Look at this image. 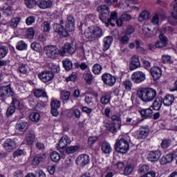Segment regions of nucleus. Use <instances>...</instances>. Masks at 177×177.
I'll return each mask as SVG.
<instances>
[{
  "label": "nucleus",
  "instance_id": "28",
  "mask_svg": "<svg viewBox=\"0 0 177 177\" xmlns=\"http://www.w3.org/2000/svg\"><path fill=\"white\" fill-rule=\"evenodd\" d=\"M175 101V96L174 95H167L164 99H162V102L165 106H172V103Z\"/></svg>",
  "mask_w": 177,
  "mask_h": 177
},
{
  "label": "nucleus",
  "instance_id": "34",
  "mask_svg": "<svg viewBox=\"0 0 177 177\" xmlns=\"http://www.w3.org/2000/svg\"><path fill=\"white\" fill-rule=\"evenodd\" d=\"M111 100V93H106L100 98L102 104H109Z\"/></svg>",
  "mask_w": 177,
  "mask_h": 177
},
{
  "label": "nucleus",
  "instance_id": "36",
  "mask_svg": "<svg viewBox=\"0 0 177 177\" xmlns=\"http://www.w3.org/2000/svg\"><path fill=\"white\" fill-rule=\"evenodd\" d=\"M12 104L15 109H17V110H23L24 105L19 101V100H17V98L12 97Z\"/></svg>",
  "mask_w": 177,
  "mask_h": 177
},
{
  "label": "nucleus",
  "instance_id": "43",
  "mask_svg": "<svg viewBox=\"0 0 177 177\" xmlns=\"http://www.w3.org/2000/svg\"><path fill=\"white\" fill-rule=\"evenodd\" d=\"M16 49H17V50H26L27 44H26L23 40L19 41L17 44Z\"/></svg>",
  "mask_w": 177,
  "mask_h": 177
},
{
  "label": "nucleus",
  "instance_id": "17",
  "mask_svg": "<svg viewBox=\"0 0 177 177\" xmlns=\"http://www.w3.org/2000/svg\"><path fill=\"white\" fill-rule=\"evenodd\" d=\"M161 157V152L158 150L150 151L148 154L147 158L151 162H156L160 160Z\"/></svg>",
  "mask_w": 177,
  "mask_h": 177
},
{
  "label": "nucleus",
  "instance_id": "64",
  "mask_svg": "<svg viewBox=\"0 0 177 177\" xmlns=\"http://www.w3.org/2000/svg\"><path fill=\"white\" fill-rule=\"evenodd\" d=\"M162 63H171V56L168 55H163L162 56Z\"/></svg>",
  "mask_w": 177,
  "mask_h": 177
},
{
  "label": "nucleus",
  "instance_id": "58",
  "mask_svg": "<svg viewBox=\"0 0 177 177\" xmlns=\"http://www.w3.org/2000/svg\"><path fill=\"white\" fill-rule=\"evenodd\" d=\"M135 32V28L132 26H128L125 30L127 35H131Z\"/></svg>",
  "mask_w": 177,
  "mask_h": 177
},
{
  "label": "nucleus",
  "instance_id": "39",
  "mask_svg": "<svg viewBox=\"0 0 177 177\" xmlns=\"http://www.w3.org/2000/svg\"><path fill=\"white\" fill-rule=\"evenodd\" d=\"M50 158H51L52 161H53V162H59V161H60V158H62V157H60L59 153H58L56 151H54L50 153Z\"/></svg>",
  "mask_w": 177,
  "mask_h": 177
},
{
  "label": "nucleus",
  "instance_id": "54",
  "mask_svg": "<svg viewBox=\"0 0 177 177\" xmlns=\"http://www.w3.org/2000/svg\"><path fill=\"white\" fill-rule=\"evenodd\" d=\"M50 23L49 21H45L43 23V31L44 32H49L50 31Z\"/></svg>",
  "mask_w": 177,
  "mask_h": 177
},
{
  "label": "nucleus",
  "instance_id": "25",
  "mask_svg": "<svg viewBox=\"0 0 177 177\" xmlns=\"http://www.w3.org/2000/svg\"><path fill=\"white\" fill-rule=\"evenodd\" d=\"M118 16V14L117 13V12L113 11L110 15V18L108 19L107 21H105V22H104L106 27H109V26H112V27H115V24H114L113 21H114L115 20H117Z\"/></svg>",
  "mask_w": 177,
  "mask_h": 177
},
{
  "label": "nucleus",
  "instance_id": "57",
  "mask_svg": "<svg viewBox=\"0 0 177 177\" xmlns=\"http://www.w3.org/2000/svg\"><path fill=\"white\" fill-rule=\"evenodd\" d=\"M149 169H150L149 166L144 165L139 168L138 172L140 174H146V172H149Z\"/></svg>",
  "mask_w": 177,
  "mask_h": 177
},
{
  "label": "nucleus",
  "instance_id": "4",
  "mask_svg": "<svg viewBox=\"0 0 177 177\" xmlns=\"http://www.w3.org/2000/svg\"><path fill=\"white\" fill-rule=\"evenodd\" d=\"M115 149L118 153L127 154L129 151V142L122 136H120L115 141Z\"/></svg>",
  "mask_w": 177,
  "mask_h": 177
},
{
  "label": "nucleus",
  "instance_id": "53",
  "mask_svg": "<svg viewBox=\"0 0 177 177\" xmlns=\"http://www.w3.org/2000/svg\"><path fill=\"white\" fill-rule=\"evenodd\" d=\"M31 49H32V50H35V52H40L41 47V44H38L37 42H33L31 44Z\"/></svg>",
  "mask_w": 177,
  "mask_h": 177
},
{
  "label": "nucleus",
  "instance_id": "3",
  "mask_svg": "<svg viewBox=\"0 0 177 177\" xmlns=\"http://www.w3.org/2000/svg\"><path fill=\"white\" fill-rule=\"evenodd\" d=\"M84 35L89 41H95L103 35V30L99 26L89 27L86 29Z\"/></svg>",
  "mask_w": 177,
  "mask_h": 177
},
{
  "label": "nucleus",
  "instance_id": "62",
  "mask_svg": "<svg viewBox=\"0 0 177 177\" xmlns=\"http://www.w3.org/2000/svg\"><path fill=\"white\" fill-rule=\"evenodd\" d=\"M51 109H59L60 108V102L57 100H53L50 102Z\"/></svg>",
  "mask_w": 177,
  "mask_h": 177
},
{
  "label": "nucleus",
  "instance_id": "60",
  "mask_svg": "<svg viewBox=\"0 0 177 177\" xmlns=\"http://www.w3.org/2000/svg\"><path fill=\"white\" fill-rule=\"evenodd\" d=\"M120 41L123 45H127V44H129V37H128L127 35H124L120 39Z\"/></svg>",
  "mask_w": 177,
  "mask_h": 177
},
{
  "label": "nucleus",
  "instance_id": "45",
  "mask_svg": "<svg viewBox=\"0 0 177 177\" xmlns=\"http://www.w3.org/2000/svg\"><path fill=\"white\" fill-rule=\"evenodd\" d=\"M29 118L32 121V122H38L41 118V116L39 115V113L33 112L30 115Z\"/></svg>",
  "mask_w": 177,
  "mask_h": 177
},
{
  "label": "nucleus",
  "instance_id": "2",
  "mask_svg": "<svg viewBox=\"0 0 177 177\" xmlns=\"http://www.w3.org/2000/svg\"><path fill=\"white\" fill-rule=\"evenodd\" d=\"M111 121L113 122H117V124L115 123H109L106 122L104 124V127L111 132L112 133H115L118 131V129H121V125H122V121H121V115L120 114H116V115H113L111 117Z\"/></svg>",
  "mask_w": 177,
  "mask_h": 177
},
{
  "label": "nucleus",
  "instance_id": "14",
  "mask_svg": "<svg viewBox=\"0 0 177 177\" xmlns=\"http://www.w3.org/2000/svg\"><path fill=\"white\" fill-rule=\"evenodd\" d=\"M66 28L68 31H74L75 30V19L73 15H68L67 17V21H66Z\"/></svg>",
  "mask_w": 177,
  "mask_h": 177
},
{
  "label": "nucleus",
  "instance_id": "24",
  "mask_svg": "<svg viewBox=\"0 0 177 177\" xmlns=\"http://www.w3.org/2000/svg\"><path fill=\"white\" fill-rule=\"evenodd\" d=\"M150 73L153 78V80H158L162 74L161 68L158 66H153L150 69Z\"/></svg>",
  "mask_w": 177,
  "mask_h": 177
},
{
  "label": "nucleus",
  "instance_id": "20",
  "mask_svg": "<svg viewBox=\"0 0 177 177\" xmlns=\"http://www.w3.org/2000/svg\"><path fill=\"white\" fill-rule=\"evenodd\" d=\"M140 67V61L139 60V57L137 55H133L131 59V64L129 65V68L132 71L139 68Z\"/></svg>",
  "mask_w": 177,
  "mask_h": 177
},
{
  "label": "nucleus",
  "instance_id": "22",
  "mask_svg": "<svg viewBox=\"0 0 177 177\" xmlns=\"http://www.w3.org/2000/svg\"><path fill=\"white\" fill-rule=\"evenodd\" d=\"M67 115L69 118H81V111L75 107L69 109Z\"/></svg>",
  "mask_w": 177,
  "mask_h": 177
},
{
  "label": "nucleus",
  "instance_id": "31",
  "mask_svg": "<svg viewBox=\"0 0 177 177\" xmlns=\"http://www.w3.org/2000/svg\"><path fill=\"white\" fill-rule=\"evenodd\" d=\"M140 115L142 118H150L153 115V110L151 109H141L139 111Z\"/></svg>",
  "mask_w": 177,
  "mask_h": 177
},
{
  "label": "nucleus",
  "instance_id": "29",
  "mask_svg": "<svg viewBox=\"0 0 177 177\" xmlns=\"http://www.w3.org/2000/svg\"><path fill=\"white\" fill-rule=\"evenodd\" d=\"M26 141L29 145L34 144V142H35V134L34 133V131H30L28 132L26 136Z\"/></svg>",
  "mask_w": 177,
  "mask_h": 177
},
{
  "label": "nucleus",
  "instance_id": "9",
  "mask_svg": "<svg viewBox=\"0 0 177 177\" xmlns=\"http://www.w3.org/2000/svg\"><path fill=\"white\" fill-rule=\"evenodd\" d=\"M14 95L15 92L12 90L10 85L0 86V97H10V96H13Z\"/></svg>",
  "mask_w": 177,
  "mask_h": 177
},
{
  "label": "nucleus",
  "instance_id": "59",
  "mask_svg": "<svg viewBox=\"0 0 177 177\" xmlns=\"http://www.w3.org/2000/svg\"><path fill=\"white\" fill-rule=\"evenodd\" d=\"M133 171V167L131 165H127L124 168V175H131Z\"/></svg>",
  "mask_w": 177,
  "mask_h": 177
},
{
  "label": "nucleus",
  "instance_id": "61",
  "mask_svg": "<svg viewBox=\"0 0 177 177\" xmlns=\"http://www.w3.org/2000/svg\"><path fill=\"white\" fill-rule=\"evenodd\" d=\"M77 80V73L73 72L71 75L66 77V82H70V81H75Z\"/></svg>",
  "mask_w": 177,
  "mask_h": 177
},
{
  "label": "nucleus",
  "instance_id": "12",
  "mask_svg": "<svg viewBox=\"0 0 177 177\" xmlns=\"http://www.w3.org/2000/svg\"><path fill=\"white\" fill-rule=\"evenodd\" d=\"M91 158L86 154H81L76 158V164L80 167H85V165L89 164Z\"/></svg>",
  "mask_w": 177,
  "mask_h": 177
},
{
  "label": "nucleus",
  "instance_id": "51",
  "mask_svg": "<svg viewBox=\"0 0 177 177\" xmlns=\"http://www.w3.org/2000/svg\"><path fill=\"white\" fill-rule=\"evenodd\" d=\"M123 86L126 91H131L132 89V82L131 80H125L123 82Z\"/></svg>",
  "mask_w": 177,
  "mask_h": 177
},
{
  "label": "nucleus",
  "instance_id": "19",
  "mask_svg": "<svg viewBox=\"0 0 177 177\" xmlns=\"http://www.w3.org/2000/svg\"><path fill=\"white\" fill-rule=\"evenodd\" d=\"M71 143V140L67 136H63L59 141L57 148L59 149H64Z\"/></svg>",
  "mask_w": 177,
  "mask_h": 177
},
{
  "label": "nucleus",
  "instance_id": "49",
  "mask_svg": "<svg viewBox=\"0 0 177 177\" xmlns=\"http://www.w3.org/2000/svg\"><path fill=\"white\" fill-rule=\"evenodd\" d=\"M80 149V146L76 145V146H71L66 149V153L68 154H73V153H75L77 150Z\"/></svg>",
  "mask_w": 177,
  "mask_h": 177
},
{
  "label": "nucleus",
  "instance_id": "18",
  "mask_svg": "<svg viewBox=\"0 0 177 177\" xmlns=\"http://www.w3.org/2000/svg\"><path fill=\"white\" fill-rule=\"evenodd\" d=\"M149 130L147 127H141L136 132L137 139H146V137L149 135Z\"/></svg>",
  "mask_w": 177,
  "mask_h": 177
},
{
  "label": "nucleus",
  "instance_id": "15",
  "mask_svg": "<svg viewBox=\"0 0 177 177\" xmlns=\"http://www.w3.org/2000/svg\"><path fill=\"white\" fill-rule=\"evenodd\" d=\"M168 44V38L164 35V34L160 33L159 35V40L156 41L155 43L156 48H164L167 46Z\"/></svg>",
  "mask_w": 177,
  "mask_h": 177
},
{
  "label": "nucleus",
  "instance_id": "11",
  "mask_svg": "<svg viewBox=\"0 0 177 177\" xmlns=\"http://www.w3.org/2000/svg\"><path fill=\"white\" fill-rule=\"evenodd\" d=\"M131 80L135 82V84H140L146 80V74L142 71L134 72L131 75Z\"/></svg>",
  "mask_w": 177,
  "mask_h": 177
},
{
  "label": "nucleus",
  "instance_id": "42",
  "mask_svg": "<svg viewBox=\"0 0 177 177\" xmlns=\"http://www.w3.org/2000/svg\"><path fill=\"white\" fill-rule=\"evenodd\" d=\"M102 66H100V64H94L92 68V72L95 75H99V74L102 73Z\"/></svg>",
  "mask_w": 177,
  "mask_h": 177
},
{
  "label": "nucleus",
  "instance_id": "44",
  "mask_svg": "<svg viewBox=\"0 0 177 177\" xmlns=\"http://www.w3.org/2000/svg\"><path fill=\"white\" fill-rule=\"evenodd\" d=\"M18 71L19 73H20V74L26 75V74H27L28 71V68H27V66H26V64H21L19 65Z\"/></svg>",
  "mask_w": 177,
  "mask_h": 177
},
{
  "label": "nucleus",
  "instance_id": "16",
  "mask_svg": "<svg viewBox=\"0 0 177 177\" xmlns=\"http://www.w3.org/2000/svg\"><path fill=\"white\" fill-rule=\"evenodd\" d=\"M3 147L6 151L10 153V151H13V149L16 147V143L12 139H7L4 141Z\"/></svg>",
  "mask_w": 177,
  "mask_h": 177
},
{
  "label": "nucleus",
  "instance_id": "56",
  "mask_svg": "<svg viewBox=\"0 0 177 177\" xmlns=\"http://www.w3.org/2000/svg\"><path fill=\"white\" fill-rule=\"evenodd\" d=\"M171 146V140H163L161 142L162 149H168Z\"/></svg>",
  "mask_w": 177,
  "mask_h": 177
},
{
  "label": "nucleus",
  "instance_id": "8",
  "mask_svg": "<svg viewBox=\"0 0 177 177\" xmlns=\"http://www.w3.org/2000/svg\"><path fill=\"white\" fill-rule=\"evenodd\" d=\"M75 50L76 49L74 46H73V45L68 42H66L60 49L59 55L61 56H64L66 53H68L69 55H74V53H75Z\"/></svg>",
  "mask_w": 177,
  "mask_h": 177
},
{
  "label": "nucleus",
  "instance_id": "13",
  "mask_svg": "<svg viewBox=\"0 0 177 177\" xmlns=\"http://www.w3.org/2000/svg\"><path fill=\"white\" fill-rule=\"evenodd\" d=\"M53 30L55 31V32H57L59 35H61V37H68V30L67 29H65L63 26L59 24H55L53 25Z\"/></svg>",
  "mask_w": 177,
  "mask_h": 177
},
{
  "label": "nucleus",
  "instance_id": "6",
  "mask_svg": "<svg viewBox=\"0 0 177 177\" xmlns=\"http://www.w3.org/2000/svg\"><path fill=\"white\" fill-rule=\"evenodd\" d=\"M97 12L100 13L99 19L102 22H106L107 17L110 15V8L106 5H101L97 8Z\"/></svg>",
  "mask_w": 177,
  "mask_h": 177
},
{
  "label": "nucleus",
  "instance_id": "35",
  "mask_svg": "<svg viewBox=\"0 0 177 177\" xmlns=\"http://www.w3.org/2000/svg\"><path fill=\"white\" fill-rule=\"evenodd\" d=\"M142 32L146 37H153V31L151 30V26H150L144 25L142 28Z\"/></svg>",
  "mask_w": 177,
  "mask_h": 177
},
{
  "label": "nucleus",
  "instance_id": "48",
  "mask_svg": "<svg viewBox=\"0 0 177 177\" xmlns=\"http://www.w3.org/2000/svg\"><path fill=\"white\" fill-rule=\"evenodd\" d=\"M150 16V13L147 11H143L140 13V17L138 18L139 21H143V20H147Z\"/></svg>",
  "mask_w": 177,
  "mask_h": 177
},
{
  "label": "nucleus",
  "instance_id": "46",
  "mask_svg": "<svg viewBox=\"0 0 177 177\" xmlns=\"http://www.w3.org/2000/svg\"><path fill=\"white\" fill-rule=\"evenodd\" d=\"M136 46L138 52L142 53V55H146L147 53V50L143 48V47L140 46V42L139 40H136Z\"/></svg>",
  "mask_w": 177,
  "mask_h": 177
},
{
  "label": "nucleus",
  "instance_id": "50",
  "mask_svg": "<svg viewBox=\"0 0 177 177\" xmlns=\"http://www.w3.org/2000/svg\"><path fill=\"white\" fill-rule=\"evenodd\" d=\"M25 4L29 9H32L37 5V1L35 0H25Z\"/></svg>",
  "mask_w": 177,
  "mask_h": 177
},
{
  "label": "nucleus",
  "instance_id": "41",
  "mask_svg": "<svg viewBox=\"0 0 177 177\" xmlns=\"http://www.w3.org/2000/svg\"><path fill=\"white\" fill-rule=\"evenodd\" d=\"M8 52H9L8 46L3 45L0 46V59H3L8 55Z\"/></svg>",
  "mask_w": 177,
  "mask_h": 177
},
{
  "label": "nucleus",
  "instance_id": "5",
  "mask_svg": "<svg viewBox=\"0 0 177 177\" xmlns=\"http://www.w3.org/2000/svg\"><path fill=\"white\" fill-rule=\"evenodd\" d=\"M44 50L46 56L49 59H57V57H59V53H60L59 48L53 45H47L44 46Z\"/></svg>",
  "mask_w": 177,
  "mask_h": 177
},
{
  "label": "nucleus",
  "instance_id": "21",
  "mask_svg": "<svg viewBox=\"0 0 177 177\" xmlns=\"http://www.w3.org/2000/svg\"><path fill=\"white\" fill-rule=\"evenodd\" d=\"M113 37L111 36H106L104 37L102 40V47L103 50L106 52V50H109L110 49V46L113 44Z\"/></svg>",
  "mask_w": 177,
  "mask_h": 177
},
{
  "label": "nucleus",
  "instance_id": "26",
  "mask_svg": "<svg viewBox=\"0 0 177 177\" xmlns=\"http://www.w3.org/2000/svg\"><path fill=\"white\" fill-rule=\"evenodd\" d=\"M15 128L19 132H26L28 128V123L27 122L19 120L16 124Z\"/></svg>",
  "mask_w": 177,
  "mask_h": 177
},
{
  "label": "nucleus",
  "instance_id": "1",
  "mask_svg": "<svg viewBox=\"0 0 177 177\" xmlns=\"http://www.w3.org/2000/svg\"><path fill=\"white\" fill-rule=\"evenodd\" d=\"M137 95L142 102H153L157 96V91L153 88H147L137 92Z\"/></svg>",
  "mask_w": 177,
  "mask_h": 177
},
{
  "label": "nucleus",
  "instance_id": "32",
  "mask_svg": "<svg viewBox=\"0 0 177 177\" xmlns=\"http://www.w3.org/2000/svg\"><path fill=\"white\" fill-rule=\"evenodd\" d=\"M172 161H174V157L172 156L171 153L167 154L160 158V164L162 165H165V164H168V162H172Z\"/></svg>",
  "mask_w": 177,
  "mask_h": 177
},
{
  "label": "nucleus",
  "instance_id": "38",
  "mask_svg": "<svg viewBox=\"0 0 177 177\" xmlns=\"http://www.w3.org/2000/svg\"><path fill=\"white\" fill-rule=\"evenodd\" d=\"M21 19L19 17H14L11 19V20L9 21L10 27L12 28H17V26H19V24L20 23Z\"/></svg>",
  "mask_w": 177,
  "mask_h": 177
},
{
  "label": "nucleus",
  "instance_id": "37",
  "mask_svg": "<svg viewBox=\"0 0 177 177\" xmlns=\"http://www.w3.org/2000/svg\"><path fill=\"white\" fill-rule=\"evenodd\" d=\"M83 78L84 81H86V84H92V82L93 81V75L91 73H85L83 74Z\"/></svg>",
  "mask_w": 177,
  "mask_h": 177
},
{
  "label": "nucleus",
  "instance_id": "55",
  "mask_svg": "<svg viewBox=\"0 0 177 177\" xmlns=\"http://www.w3.org/2000/svg\"><path fill=\"white\" fill-rule=\"evenodd\" d=\"M35 23V17L30 16L26 19V24L27 26H32Z\"/></svg>",
  "mask_w": 177,
  "mask_h": 177
},
{
  "label": "nucleus",
  "instance_id": "30",
  "mask_svg": "<svg viewBox=\"0 0 177 177\" xmlns=\"http://www.w3.org/2000/svg\"><path fill=\"white\" fill-rule=\"evenodd\" d=\"M33 93L35 97H48V95H46V91H45L44 88H35L33 91Z\"/></svg>",
  "mask_w": 177,
  "mask_h": 177
},
{
  "label": "nucleus",
  "instance_id": "52",
  "mask_svg": "<svg viewBox=\"0 0 177 177\" xmlns=\"http://www.w3.org/2000/svg\"><path fill=\"white\" fill-rule=\"evenodd\" d=\"M70 92L66 91L61 95V99L64 103H66L70 99Z\"/></svg>",
  "mask_w": 177,
  "mask_h": 177
},
{
  "label": "nucleus",
  "instance_id": "27",
  "mask_svg": "<svg viewBox=\"0 0 177 177\" xmlns=\"http://www.w3.org/2000/svg\"><path fill=\"white\" fill-rule=\"evenodd\" d=\"M101 149L104 154H110L113 151V149H111V145L110 143L107 142H104L101 145Z\"/></svg>",
  "mask_w": 177,
  "mask_h": 177
},
{
  "label": "nucleus",
  "instance_id": "7",
  "mask_svg": "<svg viewBox=\"0 0 177 177\" xmlns=\"http://www.w3.org/2000/svg\"><path fill=\"white\" fill-rule=\"evenodd\" d=\"M38 77L44 84L50 82L53 78H55V74L50 71H44L38 74Z\"/></svg>",
  "mask_w": 177,
  "mask_h": 177
},
{
  "label": "nucleus",
  "instance_id": "23",
  "mask_svg": "<svg viewBox=\"0 0 177 177\" xmlns=\"http://www.w3.org/2000/svg\"><path fill=\"white\" fill-rule=\"evenodd\" d=\"M36 5L40 9H49L52 6L51 0H38L36 3Z\"/></svg>",
  "mask_w": 177,
  "mask_h": 177
},
{
  "label": "nucleus",
  "instance_id": "33",
  "mask_svg": "<svg viewBox=\"0 0 177 177\" xmlns=\"http://www.w3.org/2000/svg\"><path fill=\"white\" fill-rule=\"evenodd\" d=\"M162 97H156L152 104V108L153 110H160L161 106L162 105Z\"/></svg>",
  "mask_w": 177,
  "mask_h": 177
},
{
  "label": "nucleus",
  "instance_id": "10",
  "mask_svg": "<svg viewBox=\"0 0 177 177\" xmlns=\"http://www.w3.org/2000/svg\"><path fill=\"white\" fill-rule=\"evenodd\" d=\"M102 80L106 85L109 86H114L117 79L113 75L110 73H104L102 75Z\"/></svg>",
  "mask_w": 177,
  "mask_h": 177
},
{
  "label": "nucleus",
  "instance_id": "40",
  "mask_svg": "<svg viewBox=\"0 0 177 177\" xmlns=\"http://www.w3.org/2000/svg\"><path fill=\"white\" fill-rule=\"evenodd\" d=\"M62 64H63L65 70H66L67 71H70V70H71V68H73V62L68 59H64L62 62Z\"/></svg>",
  "mask_w": 177,
  "mask_h": 177
},
{
  "label": "nucleus",
  "instance_id": "47",
  "mask_svg": "<svg viewBox=\"0 0 177 177\" xmlns=\"http://www.w3.org/2000/svg\"><path fill=\"white\" fill-rule=\"evenodd\" d=\"M34 35H35V30H34V28H29L26 31L28 39H32Z\"/></svg>",
  "mask_w": 177,
  "mask_h": 177
},
{
  "label": "nucleus",
  "instance_id": "63",
  "mask_svg": "<svg viewBox=\"0 0 177 177\" xmlns=\"http://www.w3.org/2000/svg\"><path fill=\"white\" fill-rule=\"evenodd\" d=\"M35 147L37 150H39L40 151H44V150H45V145L42 142H36Z\"/></svg>",
  "mask_w": 177,
  "mask_h": 177
}]
</instances>
